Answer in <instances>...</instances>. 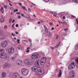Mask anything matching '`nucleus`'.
<instances>
[{
	"mask_svg": "<svg viewBox=\"0 0 78 78\" xmlns=\"http://www.w3.org/2000/svg\"><path fill=\"white\" fill-rule=\"evenodd\" d=\"M19 62L20 63V64H22V63L23 62H22V61L21 60H20L19 61Z\"/></svg>",
	"mask_w": 78,
	"mask_h": 78,
	"instance_id": "obj_31",
	"label": "nucleus"
},
{
	"mask_svg": "<svg viewBox=\"0 0 78 78\" xmlns=\"http://www.w3.org/2000/svg\"><path fill=\"white\" fill-rule=\"evenodd\" d=\"M27 53H28V52H30V50H27L26 51Z\"/></svg>",
	"mask_w": 78,
	"mask_h": 78,
	"instance_id": "obj_51",
	"label": "nucleus"
},
{
	"mask_svg": "<svg viewBox=\"0 0 78 78\" xmlns=\"http://www.w3.org/2000/svg\"><path fill=\"white\" fill-rule=\"evenodd\" d=\"M8 41L5 40L2 42L1 44V46L3 48H5L6 47H7L8 46Z\"/></svg>",
	"mask_w": 78,
	"mask_h": 78,
	"instance_id": "obj_5",
	"label": "nucleus"
},
{
	"mask_svg": "<svg viewBox=\"0 0 78 78\" xmlns=\"http://www.w3.org/2000/svg\"><path fill=\"white\" fill-rule=\"evenodd\" d=\"M8 56L6 53L3 52L0 54V58H4V59H6Z\"/></svg>",
	"mask_w": 78,
	"mask_h": 78,
	"instance_id": "obj_7",
	"label": "nucleus"
},
{
	"mask_svg": "<svg viewBox=\"0 0 78 78\" xmlns=\"http://www.w3.org/2000/svg\"><path fill=\"white\" fill-rule=\"evenodd\" d=\"M63 24H64V25H66V22H63Z\"/></svg>",
	"mask_w": 78,
	"mask_h": 78,
	"instance_id": "obj_57",
	"label": "nucleus"
},
{
	"mask_svg": "<svg viewBox=\"0 0 78 78\" xmlns=\"http://www.w3.org/2000/svg\"><path fill=\"white\" fill-rule=\"evenodd\" d=\"M15 21V20H13L12 22V23H14V22Z\"/></svg>",
	"mask_w": 78,
	"mask_h": 78,
	"instance_id": "obj_62",
	"label": "nucleus"
},
{
	"mask_svg": "<svg viewBox=\"0 0 78 78\" xmlns=\"http://www.w3.org/2000/svg\"><path fill=\"white\" fill-rule=\"evenodd\" d=\"M16 64H17V66H19L20 64V63L19 62H18Z\"/></svg>",
	"mask_w": 78,
	"mask_h": 78,
	"instance_id": "obj_41",
	"label": "nucleus"
},
{
	"mask_svg": "<svg viewBox=\"0 0 78 78\" xmlns=\"http://www.w3.org/2000/svg\"><path fill=\"white\" fill-rule=\"evenodd\" d=\"M37 23H38V24H40V23H41V22H40V21L38 22Z\"/></svg>",
	"mask_w": 78,
	"mask_h": 78,
	"instance_id": "obj_60",
	"label": "nucleus"
},
{
	"mask_svg": "<svg viewBox=\"0 0 78 78\" xmlns=\"http://www.w3.org/2000/svg\"><path fill=\"white\" fill-rule=\"evenodd\" d=\"M17 42H18V44H20V40H19V39H17Z\"/></svg>",
	"mask_w": 78,
	"mask_h": 78,
	"instance_id": "obj_33",
	"label": "nucleus"
},
{
	"mask_svg": "<svg viewBox=\"0 0 78 78\" xmlns=\"http://www.w3.org/2000/svg\"><path fill=\"white\" fill-rule=\"evenodd\" d=\"M10 10H11L12 11H13V10H14V8H12V7H11V8H10Z\"/></svg>",
	"mask_w": 78,
	"mask_h": 78,
	"instance_id": "obj_34",
	"label": "nucleus"
},
{
	"mask_svg": "<svg viewBox=\"0 0 78 78\" xmlns=\"http://www.w3.org/2000/svg\"><path fill=\"white\" fill-rule=\"evenodd\" d=\"M30 48H32L33 47V44H31L30 46Z\"/></svg>",
	"mask_w": 78,
	"mask_h": 78,
	"instance_id": "obj_39",
	"label": "nucleus"
},
{
	"mask_svg": "<svg viewBox=\"0 0 78 78\" xmlns=\"http://www.w3.org/2000/svg\"><path fill=\"white\" fill-rule=\"evenodd\" d=\"M45 63V62H43L41 60H40V64L41 65H44V64Z\"/></svg>",
	"mask_w": 78,
	"mask_h": 78,
	"instance_id": "obj_19",
	"label": "nucleus"
},
{
	"mask_svg": "<svg viewBox=\"0 0 78 78\" xmlns=\"http://www.w3.org/2000/svg\"><path fill=\"white\" fill-rule=\"evenodd\" d=\"M73 77L72 76H69L68 78H73Z\"/></svg>",
	"mask_w": 78,
	"mask_h": 78,
	"instance_id": "obj_46",
	"label": "nucleus"
},
{
	"mask_svg": "<svg viewBox=\"0 0 78 78\" xmlns=\"http://www.w3.org/2000/svg\"><path fill=\"white\" fill-rule=\"evenodd\" d=\"M21 7L23 9H24V10H25V11H27V9L25 8V7H24V6H21Z\"/></svg>",
	"mask_w": 78,
	"mask_h": 78,
	"instance_id": "obj_23",
	"label": "nucleus"
},
{
	"mask_svg": "<svg viewBox=\"0 0 78 78\" xmlns=\"http://www.w3.org/2000/svg\"><path fill=\"white\" fill-rule=\"evenodd\" d=\"M4 7L5 9H7V8H8V7L7 6H6V5H5L4 6Z\"/></svg>",
	"mask_w": 78,
	"mask_h": 78,
	"instance_id": "obj_35",
	"label": "nucleus"
},
{
	"mask_svg": "<svg viewBox=\"0 0 78 78\" xmlns=\"http://www.w3.org/2000/svg\"><path fill=\"white\" fill-rule=\"evenodd\" d=\"M23 41H24V42H27V40H23Z\"/></svg>",
	"mask_w": 78,
	"mask_h": 78,
	"instance_id": "obj_61",
	"label": "nucleus"
},
{
	"mask_svg": "<svg viewBox=\"0 0 78 78\" xmlns=\"http://www.w3.org/2000/svg\"><path fill=\"white\" fill-rule=\"evenodd\" d=\"M17 48L18 50H21V48H22V46L19 45L17 46Z\"/></svg>",
	"mask_w": 78,
	"mask_h": 78,
	"instance_id": "obj_21",
	"label": "nucleus"
},
{
	"mask_svg": "<svg viewBox=\"0 0 78 78\" xmlns=\"http://www.w3.org/2000/svg\"><path fill=\"white\" fill-rule=\"evenodd\" d=\"M30 47H27V50H30Z\"/></svg>",
	"mask_w": 78,
	"mask_h": 78,
	"instance_id": "obj_45",
	"label": "nucleus"
},
{
	"mask_svg": "<svg viewBox=\"0 0 78 78\" xmlns=\"http://www.w3.org/2000/svg\"><path fill=\"white\" fill-rule=\"evenodd\" d=\"M47 60V58L45 57H43L41 59L40 61H41L44 62H46V61Z\"/></svg>",
	"mask_w": 78,
	"mask_h": 78,
	"instance_id": "obj_12",
	"label": "nucleus"
},
{
	"mask_svg": "<svg viewBox=\"0 0 78 78\" xmlns=\"http://www.w3.org/2000/svg\"><path fill=\"white\" fill-rule=\"evenodd\" d=\"M75 48L76 50H77L78 49V44H77L76 45Z\"/></svg>",
	"mask_w": 78,
	"mask_h": 78,
	"instance_id": "obj_27",
	"label": "nucleus"
},
{
	"mask_svg": "<svg viewBox=\"0 0 78 78\" xmlns=\"http://www.w3.org/2000/svg\"><path fill=\"white\" fill-rule=\"evenodd\" d=\"M21 50H22V51H23V50H24V48H23V47L22 48L21 47Z\"/></svg>",
	"mask_w": 78,
	"mask_h": 78,
	"instance_id": "obj_40",
	"label": "nucleus"
},
{
	"mask_svg": "<svg viewBox=\"0 0 78 78\" xmlns=\"http://www.w3.org/2000/svg\"><path fill=\"white\" fill-rule=\"evenodd\" d=\"M4 21H5V20H4V19L3 18H1L0 19V21L2 23V22H3Z\"/></svg>",
	"mask_w": 78,
	"mask_h": 78,
	"instance_id": "obj_24",
	"label": "nucleus"
},
{
	"mask_svg": "<svg viewBox=\"0 0 78 78\" xmlns=\"http://www.w3.org/2000/svg\"><path fill=\"white\" fill-rule=\"evenodd\" d=\"M76 22L77 24H78V20H77V19H76Z\"/></svg>",
	"mask_w": 78,
	"mask_h": 78,
	"instance_id": "obj_63",
	"label": "nucleus"
},
{
	"mask_svg": "<svg viewBox=\"0 0 78 78\" xmlns=\"http://www.w3.org/2000/svg\"><path fill=\"white\" fill-rule=\"evenodd\" d=\"M76 66V64H75L74 62H72L71 63L69 66L68 69L70 70L75 68V67Z\"/></svg>",
	"mask_w": 78,
	"mask_h": 78,
	"instance_id": "obj_6",
	"label": "nucleus"
},
{
	"mask_svg": "<svg viewBox=\"0 0 78 78\" xmlns=\"http://www.w3.org/2000/svg\"><path fill=\"white\" fill-rule=\"evenodd\" d=\"M0 11H3V8L2 7L1 8V9H0Z\"/></svg>",
	"mask_w": 78,
	"mask_h": 78,
	"instance_id": "obj_36",
	"label": "nucleus"
},
{
	"mask_svg": "<svg viewBox=\"0 0 78 78\" xmlns=\"http://www.w3.org/2000/svg\"><path fill=\"white\" fill-rule=\"evenodd\" d=\"M66 19V17L65 16H63V19L64 20V19Z\"/></svg>",
	"mask_w": 78,
	"mask_h": 78,
	"instance_id": "obj_52",
	"label": "nucleus"
},
{
	"mask_svg": "<svg viewBox=\"0 0 78 78\" xmlns=\"http://www.w3.org/2000/svg\"><path fill=\"white\" fill-rule=\"evenodd\" d=\"M24 62L25 64H27V65H32L33 64V62L32 60L29 58H27L25 59Z\"/></svg>",
	"mask_w": 78,
	"mask_h": 78,
	"instance_id": "obj_1",
	"label": "nucleus"
},
{
	"mask_svg": "<svg viewBox=\"0 0 78 78\" xmlns=\"http://www.w3.org/2000/svg\"><path fill=\"white\" fill-rule=\"evenodd\" d=\"M21 72L23 75V76H27L29 73V71L27 69H23L21 70Z\"/></svg>",
	"mask_w": 78,
	"mask_h": 78,
	"instance_id": "obj_2",
	"label": "nucleus"
},
{
	"mask_svg": "<svg viewBox=\"0 0 78 78\" xmlns=\"http://www.w3.org/2000/svg\"><path fill=\"white\" fill-rule=\"evenodd\" d=\"M59 47L58 45H57L56 46H55V48H57V47Z\"/></svg>",
	"mask_w": 78,
	"mask_h": 78,
	"instance_id": "obj_48",
	"label": "nucleus"
},
{
	"mask_svg": "<svg viewBox=\"0 0 78 78\" xmlns=\"http://www.w3.org/2000/svg\"><path fill=\"white\" fill-rule=\"evenodd\" d=\"M18 19H20V18H21V17H20V16H18Z\"/></svg>",
	"mask_w": 78,
	"mask_h": 78,
	"instance_id": "obj_50",
	"label": "nucleus"
},
{
	"mask_svg": "<svg viewBox=\"0 0 78 78\" xmlns=\"http://www.w3.org/2000/svg\"><path fill=\"white\" fill-rule=\"evenodd\" d=\"M58 37H59V36L58 35H57L56 37V39H58Z\"/></svg>",
	"mask_w": 78,
	"mask_h": 78,
	"instance_id": "obj_42",
	"label": "nucleus"
},
{
	"mask_svg": "<svg viewBox=\"0 0 78 78\" xmlns=\"http://www.w3.org/2000/svg\"><path fill=\"white\" fill-rule=\"evenodd\" d=\"M71 16L72 17H73L74 18H75V16H74L73 15H72Z\"/></svg>",
	"mask_w": 78,
	"mask_h": 78,
	"instance_id": "obj_56",
	"label": "nucleus"
},
{
	"mask_svg": "<svg viewBox=\"0 0 78 78\" xmlns=\"http://www.w3.org/2000/svg\"><path fill=\"white\" fill-rule=\"evenodd\" d=\"M38 73L39 74V75H42L44 72V69H38Z\"/></svg>",
	"mask_w": 78,
	"mask_h": 78,
	"instance_id": "obj_10",
	"label": "nucleus"
},
{
	"mask_svg": "<svg viewBox=\"0 0 78 78\" xmlns=\"http://www.w3.org/2000/svg\"><path fill=\"white\" fill-rule=\"evenodd\" d=\"M14 51V48L13 47L10 48L8 50L9 53H12Z\"/></svg>",
	"mask_w": 78,
	"mask_h": 78,
	"instance_id": "obj_9",
	"label": "nucleus"
},
{
	"mask_svg": "<svg viewBox=\"0 0 78 78\" xmlns=\"http://www.w3.org/2000/svg\"><path fill=\"white\" fill-rule=\"evenodd\" d=\"M39 56V55L37 52H35L32 54L31 56V58L33 59H37Z\"/></svg>",
	"mask_w": 78,
	"mask_h": 78,
	"instance_id": "obj_4",
	"label": "nucleus"
},
{
	"mask_svg": "<svg viewBox=\"0 0 78 78\" xmlns=\"http://www.w3.org/2000/svg\"><path fill=\"white\" fill-rule=\"evenodd\" d=\"M0 52H3H3H4V51H5V50L3 49H0Z\"/></svg>",
	"mask_w": 78,
	"mask_h": 78,
	"instance_id": "obj_26",
	"label": "nucleus"
},
{
	"mask_svg": "<svg viewBox=\"0 0 78 78\" xmlns=\"http://www.w3.org/2000/svg\"><path fill=\"white\" fill-rule=\"evenodd\" d=\"M69 73L71 75V76L73 78H74L75 77V72L73 71H71L69 72Z\"/></svg>",
	"mask_w": 78,
	"mask_h": 78,
	"instance_id": "obj_11",
	"label": "nucleus"
},
{
	"mask_svg": "<svg viewBox=\"0 0 78 78\" xmlns=\"http://www.w3.org/2000/svg\"><path fill=\"white\" fill-rule=\"evenodd\" d=\"M29 41L30 42H31V39H29Z\"/></svg>",
	"mask_w": 78,
	"mask_h": 78,
	"instance_id": "obj_58",
	"label": "nucleus"
},
{
	"mask_svg": "<svg viewBox=\"0 0 78 78\" xmlns=\"http://www.w3.org/2000/svg\"><path fill=\"white\" fill-rule=\"evenodd\" d=\"M14 12H18V9H16L14 11Z\"/></svg>",
	"mask_w": 78,
	"mask_h": 78,
	"instance_id": "obj_30",
	"label": "nucleus"
},
{
	"mask_svg": "<svg viewBox=\"0 0 78 78\" xmlns=\"http://www.w3.org/2000/svg\"><path fill=\"white\" fill-rule=\"evenodd\" d=\"M44 30L45 31L46 33H47L48 35V37L50 38V37H51V32H50V31H48V29L46 27V26L44 25Z\"/></svg>",
	"mask_w": 78,
	"mask_h": 78,
	"instance_id": "obj_3",
	"label": "nucleus"
},
{
	"mask_svg": "<svg viewBox=\"0 0 78 78\" xmlns=\"http://www.w3.org/2000/svg\"><path fill=\"white\" fill-rule=\"evenodd\" d=\"M31 69L33 72H37L38 70V69H37V67H36V66H33L31 68Z\"/></svg>",
	"mask_w": 78,
	"mask_h": 78,
	"instance_id": "obj_8",
	"label": "nucleus"
},
{
	"mask_svg": "<svg viewBox=\"0 0 78 78\" xmlns=\"http://www.w3.org/2000/svg\"><path fill=\"white\" fill-rule=\"evenodd\" d=\"M51 49H52V50H53V49H54V48H54V47H51Z\"/></svg>",
	"mask_w": 78,
	"mask_h": 78,
	"instance_id": "obj_49",
	"label": "nucleus"
},
{
	"mask_svg": "<svg viewBox=\"0 0 78 78\" xmlns=\"http://www.w3.org/2000/svg\"><path fill=\"white\" fill-rule=\"evenodd\" d=\"M24 16L25 17H26V18H28V19H29V20H31V18H30V17L29 16H28V15L27 14V13H24Z\"/></svg>",
	"mask_w": 78,
	"mask_h": 78,
	"instance_id": "obj_13",
	"label": "nucleus"
},
{
	"mask_svg": "<svg viewBox=\"0 0 78 78\" xmlns=\"http://www.w3.org/2000/svg\"><path fill=\"white\" fill-rule=\"evenodd\" d=\"M67 30H68V29H67V28H65V29H64V31H66Z\"/></svg>",
	"mask_w": 78,
	"mask_h": 78,
	"instance_id": "obj_55",
	"label": "nucleus"
},
{
	"mask_svg": "<svg viewBox=\"0 0 78 78\" xmlns=\"http://www.w3.org/2000/svg\"><path fill=\"white\" fill-rule=\"evenodd\" d=\"M44 2H46V3H47L49 2L50 0H44Z\"/></svg>",
	"mask_w": 78,
	"mask_h": 78,
	"instance_id": "obj_29",
	"label": "nucleus"
},
{
	"mask_svg": "<svg viewBox=\"0 0 78 78\" xmlns=\"http://www.w3.org/2000/svg\"><path fill=\"white\" fill-rule=\"evenodd\" d=\"M9 5H10V6H12V4H11V3H9Z\"/></svg>",
	"mask_w": 78,
	"mask_h": 78,
	"instance_id": "obj_64",
	"label": "nucleus"
},
{
	"mask_svg": "<svg viewBox=\"0 0 78 78\" xmlns=\"http://www.w3.org/2000/svg\"><path fill=\"white\" fill-rule=\"evenodd\" d=\"M15 58H14L13 57H12L11 58V60H12V61H13V60H14Z\"/></svg>",
	"mask_w": 78,
	"mask_h": 78,
	"instance_id": "obj_38",
	"label": "nucleus"
},
{
	"mask_svg": "<svg viewBox=\"0 0 78 78\" xmlns=\"http://www.w3.org/2000/svg\"><path fill=\"white\" fill-rule=\"evenodd\" d=\"M28 11L30 12H31V9L30 8H28Z\"/></svg>",
	"mask_w": 78,
	"mask_h": 78,
	"instance_id": "obj_37",
	"label": "nucleus"
},
{
	"mask_svg": "<svg viewBox=\"0 0 78 78\" xmlns=\"http://www.w3.org/2000/svg\"><path fill=\"white\" fill-rule=\"evenodd\" d=\"M19 25H18V24H17L16 25V27H18Z\"/></svg>",
	"mask_w": 78,
	"mask_h": 78,
	"instance_id": "obj_59",
	"label": "nucleus"
},
{
	"mask_svg": "<svg viewBox=\"0 0 78 78\" xmlns=\"http://www.w3.org/2000/svg\"><path fill=\"white\" fill-rule=\"evenodd\" d=\"M61 75H62V73H61V70L60 69L59 73L58 75V78L61 77Z\"/></svg>",
	"mask_w": 78,
	"mask_h": 78,
	"instance_id": "obj_16",
	"label": "nucleus"
},
{
	"mask_svg": "<svg viewBox=\"0 0 78 78\" xmlns=\"http://www.w3.org/2000/svg\"><path fill=\"white\" fill-rule=\"evenodd\" d=\"M72 1L74 3H78V0H72Z\"/></svg>",
	"mask_w": 78,
	"mask_h": 78,
	"instance_id": "obj_22",
	"label": "nucleus"
},
{
	"mask_svg": "<svg viewBox=\"0 0 78 78\" xmlns=\"http://www.w3.org/2000/svg\"><path fill=\"white\" fill-rule=\"evenodd\" d=\"M5 64H6V67H10L11 66V65L9 63H5Z\"/></svg>",
	"mask_w": 78,
	"mask_h": 78,
	"instance_id": "obj_20",
	"label": "nucleus"
},
{
	"mask_svg": "<svg viewBox=\"0 0 78 78\" xmlns=\"http://www.w3.org/2000/svg\"><path fill=\"white\" fill-rule=\"evenodd\" d=\"M14 24H13L12 25V28L14 29Z\"/></svg>",
	"mask_w": 78,
	"mask_h": 78,
	"instance_id": "obj_43",
	"label": "nucleus"
},
{
	"mask_svg": "<svg viewBox=\"0 0 78 78\" xmlns=\"http://www.w3.org/2000/svg\"><path fill=\"white\" fill-rule=\"evenodd\" d=\"M4 28L6 29V30L8 29V27H7V26H6V25L5 26H4Z\"/></svg>",
	"mask_w": 78,
	"mask_h": 78,
	"instance_id": "obj_32",
	"label": "nucleus"
},
{
	"mask_svg": "<svg viewBox=\"0 0 78 78\" xmlns=\"http://www.w3.org/2000/svg\"><path fill=\"white\" fill-rule=\"evenodd\" d=\"M12 18H10L9 20V23H11V22H12Z\"/></svg>",
	"mask_w": 78,
	"mask_h": 78,
	"instance_id": "obj_28",
	"label": "nucleus"
},
{
	"mask_svg": "<svg viewBox=\"0 0 78 78\" xmlns=\"http://www.w3.org/2000/svg\"><path fill=\"white\" fill-rule=\"evenodd\" d=\"M21 16H22V17L24 16V14H21Z\"/></svg>",
	"mask_w": 78,
	"mask_h": 78,
	"instance_id": "obj_54",
	"label": "nucleus"
},
{
	"mask_svg": "<svg viewBox=\"0 0 78 78\" xmlns=\"http://www.w3.org/2000/svg\"><path fill=\"white\" fill-rule=\"evenodd\" d=\"M6 76V73L5 72H3L2 73V78H5Z\"/></svg>",
	"mask_w": 78,
	"mask_h": 78,
	"instance_id": "obj_15",
	"label": "nucleus"
},
{
	"mask_svg": "<svg viewBox=\"0 0 78 78\" xmlns=\"http://www.w3.org/2000/svg\"><path fill=\"white\" fill-rule=\"evenodd\" d=\"M6 64H5L3 66H2V67L3 68V69H5V68H6Z\"/></svg>",
	"mask_w": 78,
	"mask_h": 78,
	"instance_id": "obj_25",
	"label": "nucleus"
},
{
	"mask_svg": "<svg viewBox=\"0 0 78 78\" xmlns=\"http://www.w3.org/2000/svg\"><path fill=\"white\" fill-rule=\"evenodd\" d=\"M50 25H53V23H50Z\"/></svg>",
	"mask_w": 78,
	"mask_h": 78,
	"instance_id": "obj_53",
	"label": "nucleus"
},
{
	"mask_svg": "<svg viewBox=\"0 0 78 78\" xmlns=\"http://www.w3.org/2000/svg\"><path fill=\"white\" fill-rule=\"evenodd\" d=\"M53 30H55V28H54V27H52L51 28V31H53Z\"/></svg>",
	"mask_w": 78,
	"mask_h": 78,
	"instance_id": "obj_44",
	"label": "nucleus"
},
{
	"mask_svg": "<svg viewBox=\"0 0 78 78\" xmlns=\"http://www.w3.org/2000/svg\"><path fill=\"white\" fill-rule=\"evenodd\" d=\"M51 13L53 14V16L54 17H56V15H57V13L55 12H51Z\"/></svg>",
	"mask_w": 78,
	"mask_h": 78,
	"instance_id": "obj_18",
	"label": "nucleus"
},
{
	"mask_svg": "<svg viewBox=\"0 0 78 78\" xmlns=\"http://www.w3.org/2000/svg\"><path fill=\"white\" fill-rule=\"evenodd\" d=\"M16 14H20V12H16Z\"/></svg>",
	"mask_w": 78,
	"mask_h": 78,
	"instance_id": "obj_47",
	"label": "nucleus"
},
{
	"mask_svg": "<svg viewBox=\"0 0 78 78\" xmlns=\"http://www.w3.org/2000/svg\"><path fill=\"white\" fill-rule=\"evenodd\" d=\"M35 65L37 66H39V60H37L35 63Z\"/></svg>",
	"mask_w": 78,
	"mask_h": 78,
	"instance_id": "obj_14",
	"label": "nucleus"
},
{
	"mask_svg": "<svg viewBox=\"0 0 78 78\" xmlns=\"http://www.w3.org/2000/svg\"><path fill=\"white\" fill-rule=\"evenodd\" d=\"M76 62L77 65H76V67L78 69V57L75 60Z\"/></svg>",
	"mask_w": 78,
	"mask_h": 78,
	"instance_id": "obj_17",
	"label": "nucleus"
}]
</instances>
